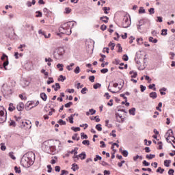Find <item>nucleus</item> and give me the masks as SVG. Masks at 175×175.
Listing matches in <instances>:
<instances>
[{
	"instance_id": "obj_51",
	"label": "nucleus",
	"mask_w": 175,
	"mask_h": 175,
	"mask_svg": "<svg viewBox=\"0 0 175 175\" xmlns=\"http://www.w3.org/2000/svg\"><path fill=\"white\" fill-rule=\"evenodd\" d=\"M122 154L123 157H128L129 152H127V150H123V151H122Z\"/></svg>"
},
{
	"instance_id": "obj_17",
	"label": "nucleus",
	"mask_w": 175,
	"mask_h": 175,
	"mask_svg": "<svg viewBox=\"0 0 175 175\" xmlns=\"http://www.w3.org/2000/svg\"><path fill=\"white\" fill-rule=\"evenodd\" d=\"M167 89L166 88H162L161 89L159 90L161 95H166V92L163 91H167Z\"/></svg>"
},
{
	"instance_id": "obj_45",
	"label": "nucleus",
	"mask_w": 175,
	"mask_h": 175,
	"mask_svg": "<svg viewBox=\"0 0 175 175\" xmlns=\"http://www.w3.org/2000/svg\"><path fill=\"white\" fill-rule=\"evenodd\" d=\"M72 105H73V103L69 102L64 105V107L69 108L72 106Z\"/></svg>"
},
{
	"instance_id": "obj_25",
	"label": "nucleus",
	"mask_w": 175,
	"mask_h": 175,
	"mask_svg": "<svg viewBox=\"0 0 175 175\" xmlns=\"http://www.w3.org/2000/svg\"><path fill=\"white\" fill-rule=\"evenodd\" d=\"M66 80V77H64V75H60L59 78L58 79V81L64 82Z\"/></svg>"
},
{
	"instance_id": "obj_24",
	"label": "nucleus",
	"mask_w": 175,
	"mask_h": 175,
	"mask_svg": "<svg viewBox=\"0 0 175 175\" xmlns=\"http://www.w3.org/2000/svg\"><path fill=\"white\" fill-rule=\"evenodd\" d=\"M81 139L84 140V139H88V135H85L84 133H81Z\"/></svg>"
},
{
	"instance_id": "obj_7",
	"label": "nucleus",
	"mask_w": 175,
	"mask_h": 175,
	"mask_svg": "<svg viewBox=\"0 0 175 175\" xmlns=\"http://www.w3.org/2000/svg\"><path fill=\"white\" fill-rule=\"evenodd\" d=\"M6 121V116H5V112L0 109V124H3Z\"/></svg>"
},
{
	"instance_id": "obj_19",
	"label": "nucleus",
	"mask_w": 175,
	"mask_h": 175,
	"mask_svg": "<svg viewBox=\"0 0 175 175\" xmlns=\"http://www.w3.org/2000/svg\"><path fill=\"white\" fill-rule=\"evenodd\" d=\"M57 68L59 69L60 72H62V70H64V64H58Z\"/></svg>"
},
{
	"instance_id": "obj_33",
	"label": "nucleus",
	"mask_w": 175,
	"mask_h": 175,
	"mask_svg": "<svg viewBox=\"0 0 175 175\" xmlns=\"http://www.w3.org/2000/svg\"><path fill=\"white\" fill-rule=\"evenodd\" d=\"M77 150H79V148H75L74 150H71L70 154H73L74 152V155L75 157V155H77Z\"/></svg>"
},
{
	"instance_id": "obj_31",
	"label": "nucleus",
	"mask_w": 175,
	"mask_h": 175,
	"mask_svg": "<svg viewBox=\"0 0 175 175\" xmlns=\"http://www.w3.org/2000/svg\"><path fill=\"white\" fill-rule=\"evenodd\" d=\"M161 35L163 36H166L167 35V30L166 29H163L161 30Z\"/></svg>"
},
{
	"instance_id": "obj_38",
	"label": "nucleus",
	"mask_w": 175,
	"mask_h": 175,
	"mask_svg": "<svg viewBox=\"0 0 175 175\" xmlns=\"http://www.w3.org/2000/svg\"><path fill=\"white\" fill-rule=\"evenodd\" d=\"M75 66V64L74 63H71L70 64V66H66V69L68 70L69 71L72 70V67Z\"/></svg>"
},
{
	"instance_id": "obj_53",
	"label": "nucleus",
	"mask_w": 175,
	"mask_h": 175,
	"mask_svg": "<svg viewBox=\"0 0 175 175\" xmlns=\"http://www.w3.org/2000/svg\"><path fill=\"white\" fill-rule=\"evenodd\" d=\"M89 111H90V113H90L91 116H94V114H95V113H96V111L94 110V109H90L89 110Z\"/></svg>"
},
{
	"instance_id": "obj_58",
	"label": "nucleus",
	"mask_w": 175,
	"mask_h": 175,
	"mask_svg": "<svg viewBox=\"0 0 175 175\" xmlns=\"http://www.w3.org/2000/svg\"><path fill=\"white\" fill-rule=\"evenodd\" d=\"M100 72H101L102 73H103V74L107 73V72H109V69H107V68H103V69H101V70H100Z\"/></svg>"
},
{
	"instance_id": "obj_41",
	"label": "nucleus",
	"mask_w": 175,
	"mask_h": 175,
	"mask_svg": "<svg viewBox=\"0 0 175 175\" xmlns=\"http://www.w3.org/2000/svg\"><path fill=\"white\" fill-rule=\"evenodd\" d=\"M75 73H76V75H79V73H80V67L79 66H77L76 68L74 70Z\"/></svg>"
},
{
	"instance_id": "obj_39",
	"label": "nucleus",
	"mask_w": 175,
	"mask_h": 175,
	"mask_svg": "<svg viewBox=\"0 0 175 175\" xmlns=\"http://www.w3.org/2000/svg\"><path fill=\"white\" fill-rule=\"evenodd\" d=\"M59 125H66V122L64 121L63 120L60 119L58 122Z\"/></svg>"
},
{
	"instance_id": "obj_42",
	"label": "nucleus",
	"mask_w": 175,
	"mask_h": 175,
	"mask_svg": "<svg viewBox=\"0 0 175 175\" xmlns=\"http://www.w3.org/2000/svg\"><path fill=\"white\" fill-rule=\"evenodd\" d=\"M117 47H118V53H122V46H121V44H118Z\"/></svg>"
},
{
	"instance_id": "obj_1",
	"label": "nucleus",
	"mask_w": 175,
	"mask_h": 175,
	"mask_svg": "<svg viewBox=\"0 0 175 175\" xmlns=\"http://www.w3.org/2000/svg\"><path fill=\"white\" fill-rule=\"evenodd\" d=\"M21 164L23 167H29L33 165V160L29 157H23L21 159Z\"/></svg>"
},
{
	"instance_id": "obj_21",
	"label": "nucleus",
	"mask_w": 175,
	"mask_h": 175,
	"mask_svg": "<svg viewBox=\"0 0 175 175\" xmlns=\"http://www.w3.org/2000/svg\"><path fill=\"white\" fill-rule=\"evenodd\" d=\"M101 21H103V23H107L109 21V17L107 16H103L100 18Z\"/></svg>"
},
{
	"instance_id": "obj_26",
	"label": "nucleus",
	"mask_w": 175,
	"mask_h": 175,
	"mask_svg": "<svg viewBox=\"0 0 175 175\" xmlns=\"http://www.w3.org/2000/svg\"><path fill=\"white\" fill-rule=\"evenodd\" d=\"M166 135H167L168 137H172V135H173V130L169 129V130L167 131Z\"/></svg>"
},
{
	"instance_id": "obj_32",
	"label": "nucleus",
	"mask_w": 175,
	"mask_h": 175,
	"mask_svg": "<svg viewBox=\"0 0 175 175\" xmlns=\"http://www.w3.org/2000/svg\"><path fill=\"white\" fill-rule=\"evenodd\" d=\"M101 85H100V83H97L93 85V88H94V90H98V88H100Z\"/></svg>"
},
{
	"instance_id": "obj_34",
	"label": "nucleus",
	"mask_w": 175,
	"mask_h": 175,
	"mask_svg": "<svg viewBox=\"0 0 175 175\" xmlns=\"http://www.w3.org/2000/svg\"><path fill=\"white\" fill-rule=\"evenodd\" d=\"M33 103H35L34 101H29L27 103V105H28L27 107H25V109L28 110V107H29V106H32V105H33Z\"/></svg>"
},
{
	"instance_id": "obj_28",
	"label": "nucleus",
	"mask_w": 175,
	"mask_h": 175,
	"mask_svg": "<svg viewBox=\"0 0 175 175\" xmlns=\"http://www.w3.org/2000/svg\"><path fill=\"white\" fill-rule=\"evenodd\" d=\"M146 158H147V159H152L153 158H155V154H150V155L146 154Z\"/></svg>"
},
{
	"instance_id": "obj_46",
	"label": "nucleus",
	"mask_w": 175,
	"mask_h": 175,
	"mask_svg": "<svg viewBox=\"0 0 175 175\" xmlns=\"http://www.w3.org/2000/svg\"><path fill=\"white\" fill-rule=\"evenodd\" d=\"M71 12H72V9H70V8H65V13H66V14H69V13H70Z\"/></svg>"
},
{
	"instance_id": "obj_57",
	"label": "nucleus",
	"mask_w": 175,
	"mask_h": 175,
	"mask_svg": "<svg viewBox=\"0 0 175 175\" xmlns=\"http://www.w3.org/2000/svg\"><path fill=\"white\" fill-rule=\"evenodd\" d=\"M155 13V11L154 10V8H150L149 9V14H154Z\"/></svg>"
},
{
	"instance_id": "obj_60",
	"label": "nucleus",
	"mask_w": 175,
	"mask_h": 175,
	"mask_svg": "<svg viewBox=\"0 0 175 175\" xmlns=\"http://www.w3.org/2000/svg\"><path fill=\"white\" fill-rule=\"evenodd\" d=\"M142 163H143L144 166H150V163L147 162V161H146V160L142 162Z\"/></svg>"
},
{
	"instance_id": "obj_11",
	"label": "nucleus",
	"mask_w": 175,
	"mask_h": 175,
	"mask_svg": "<svg viewBox=\"0 0 175 175\" xmlns=\"http://www.w3.org/2000/svg\"><path fill=\"white\" fill-rule=\"evenodd\" d=\"M40 98L41 99H42V100H44V102H46L47 100V95L46 94V93H41Z\"/></svg>"
},
{
	"instance_id": "obj_50",
	"label": "nucleus",
	"mask_w": 175,
	"mask_h": 175,
	"mask_svg": "<svg viewBox=\"0 0 175 175\" xmlns=\"http://www.w3.org/2000/svg\"><path fill=\"white\" fill-rule=\"evenodd\" d=\"M100 144H101V146H100V147L101 148H105V147H106V144H105V142H103V141H100Z\"/></svg>"
},
{
	"instance_id": "obj_4",
	"label": "nucleus",
	"mask_w": 175,
	"mask_h": 175,
	"mask_svg": "<svg viewBox=\"0 0 175 175\" xmlns=\"http://www.w3.org/2000/svg\"><path fill=\"white\" fill-rule=\"evenodd\" d=\"M50 148H51L50 141H45L42 143V149L43 150V151L49 153L50 152Z\"/></svg>"
},
{
	"instance_id": "obj_8",
	"label": "nucleus",
	"mask_w": 175,
	"mask_h": 175,
	"mask_svg": "<svg viewBox=\"0 0 175 175\" xmlns=\"http://www.w3.org/2000/svg\"><path fill=\"white\" fill-rule=\"evenodd\" d=\"M116 120L118 122H124L125 120L122 118V116L120 115V113H116Z\"/></svg>"
},
{
	"instance_id": "obj_40",
	"label": "nucleus",
	"mask_w": 175,
	"mask_h": 175,
	"mask_svg": "<svg viewBox=\"0 0 175 175\" xmlns=\"http://www.w3.org/2000/svg\"><path fill=\"white\" fill-rule=\"evenodd\" d=\"M55 87L56 88H55V91H58V90H60L61 89V85H59V83H55Z\"/></svg>"
},
{
	"instance_id": "obj_16",
	"label": "nucleus",
	"mask_w": 175,
	"mask_h": 175,
	"mask_svg": "<svg viewBox=\"0 0 175 175\" xmlns=\"http://www.w3.org/2000/svg\"><path fill=\"white\" fill-rule=\"evenodd\" d=\"M170 163H172V161L171 160H165L164 161V165L166 167H169L170 166Z\"/></svg>"
},
{
	"instance_id": "obj_44",
	"label": "nucleus",
	"mask_w": 175,
	"mask_h": 175,
	"mask_svg": "<svg viewBox=\"0 0 175 175\" xmlns=\"http://www.w3.org/2000/svg\"><path fill=\"white\" fill-rule=\"evenodd\" d=\"M82 144L84 145V146H90V140H83L82 142Z\"/></svg>"
},
{
	"instance_id": "obj_43",
	"label": "nucleus",
	"mask_w": 175,
	"mask_h": 175,
	"mask_svg": "<svg viewBox=\"0 0 175 175\" xmlns=\"http://www.w3.org/2000/svg\"><path fill=\"white\" fill-rule=\"evenodd\" d=\"M8 65H9V60L7 59V61L4 62L3 64V66L4 68V69H5L6 70V66H8Z\"/></svg>"
},
{
	"instance_id": "obj_20",
	"label": "nucleus",
	"mask_w": 175,
	"mask_h": 175,
	"mask_svg": "<svg viewBox=\"0 0 175 175\" xmlns=\"http://www.w3.org/2000/svg\"><path fill=\"white\" fill-rule=\"evenodd\" d=\"M135 111H136V109L135 108H131V109L129 110V113L131 116H135Z\"/></svg>"
},
{
	"instance_id": "obj_2",
	"label": "nucleus",
	"mask_w": 175,
	"mask_h": 175,
	"mask_svg": "<svg viewBox=\"0 0 175 175\" xmlns=\"http://www.w3.org/2000/svg\"><path fill=\"white\" fill-rule=\"evenodd\" d=\"M64 54H65V49L59 47L53 52V57L55 59H62L64 58Z\"/></svg>"
},
{
	"instance_id": "obj_9",
	"label": "nucleus",
	"mask_w": 175,
	"mask_h": 175,
	"mask_svg": "<svg viewBox=\"0 0 175 175\" xmlns=\"http://www.w3.org/2000/svg\"><path fill=\"white\" fill-rule=\"evenodd\" d=\"M16 109L18 111H23V110L24 109V103H19L16 106Z\"/></svg>"
},
{
	"instance_id": "obj_18",
	"label": "nucleus",
	"mask_w": 175,
	"mask_h": 175,
	"mask_svg": "<svg viewBox=\"0 0 175 175\" xmlns=\"http://www.w3.org/2000/svg\"><path fill=\"white\" fill-rule=\"evenodd\" d=\"M75 116H76V114H71L68 117V120H69L70 124H73V118L75 117Z\"/></svg>"
},
{
	"instance_id": "obj_27",
	"label": "nucleus",
	"mask_w": 175,
	"mask_h": 175,
	"mask_svg": "<svg viewBox=\"0 0 175 175\" xmlns=\"http://www.w3.org/2000/svg\"><path fill=\"white\" fill-rule=\"evenodd\" d=\"M103 10L104 11V13L105 14H109V12L107 11L110 10V8L109 7H104V8H103Z\"/></svg>"
},
{
	"instance_id": "obj_13",
	"label": "nucleus",
	"mask_w": 175,
	"mask_h": 175,
	"mask_svg": "<svg viewBox=\"0 0 175 175\" xmlns=\"http://www.w3.org/2000/svg\"><path fill=\"white\" fill-rule=\"evenodd\" d=\"M72 170H73V172H76V170H79V165L76 163H73L72 164Z\"/></svg>"
},
{
	"instance_id": "obj_55",
	"label": "nucleus",
	"mask_w": 175,
	"mask_h": 175,
	"mask_svg": "<svg viewBox=\"0 0 175 175\" xmlns=\"http://www.w3.org/2000/svg\"><path fill=\"white\" fill-rule=\"evenodd\" d=\"M47 168H48V173H51L53 168L51 167V165H47Z\"/></svg>"
},
{
	"instance_id": "obj_30",
	"label": "nucleus",
	"mask_w": 175,
	"mask_h": 175,
	"mask_svg": "<svg viewBox=\"0 0 175 175\" xmlns=\"http://www.w3.org/2000/svg\"><path fill=\"white\" fill-rule=\"evenodd\" d=\"M14 171H15V173H18V174L21 173V170L20 169V167L18 168V166L14 167Z\"/></svg>"
},
{
	"instance_id": "obj_56",
	"label": "nucleus",
	"mask_w": 175,
	"mask_h": 175,
	"mask_svg": "<svg viewBox=\"0 0 175 175\" xmlns=\"http://www.w3.org/2000/svg\"><path fill=\"white\" fill-rule=\"evenodd\" d=\"M168 174L169 175H174V170L170 169L169 171H168Z\"/></svg>"
},
{
	"instance_id": "obj_6",
	"label": "nucleus",
	"mask_w": 175,
	"mask_h": 175,
	"mask_svg": "<svg viewBox=\"0 0 175 175\" xmlns=\"http://www.w3.org/2000/svg\"><path fill=\"white\" fill-rule=\"evenodd\" d=\"M75 159H77L79 160V158L81 159L82 161L85 159L87 158V154H85V152H82L81 154H79V155H75L73 157Z\"/></svg>"
},
{
	"instance_id": "obj_35",
	"label": "nucleus",
	"mask_w": 175,
	"mask_h": 175,
	"mask_svg": "<svg viewBox=\"0 0 175 175\" xmlns=\"http://www.w3.org/2000/svg\"><path fill=\"white\" fill-rule=\"evenodd\" d=\"M0 146L1 151H5L6 150V146H5L4 143H1Z\"/></svg>"
},
{
	"instance_id": "obj_29",
	"label": "nucleus",
	"mask_w": 175,
	"mask_h": 175,
	"mask_svg": "<svg viewBox=\"0 0 175 175\" xmlns=\"http://www.w3.org/2000/svg\"><path fill=\"white\" fill-rule=\"evenodd\" d=\"M96 129L98 131V132H102V124H98L96 126Z\"/></svg>"
},
{
	"instance_id": "obj_54",
	"label": "nucleus",
	"mask_w": 175,
	"mask_h": 175,
	"mask_svg": "<svg viewBox=\"0 0 175 175\" xmlns=\"http://www.w3.org/2000/svg\"><path fill=\"white\" fill-rule=\"evenodd\" d=\"M122 59H123V61H128L129 59L128 55H124L122 57Z\"/></svg>"
},
{
	"instance_id": "obj_47",
	"label": "nucleus",
	"mask_w": 175,
	"mask_h": 175,
	"mask_svg": "<svg viewBox=\"0 0 175 175\" xmlns=\"http://www.w3.org/2000/svg\"><path fill=\"white\" fill-rule=\"evenodd\" d=\"M10 126H14V128L16 126V122L14 120H11L10 122Z\"/></svg>"
},
{
	"instance_id": "obj_5",
	"label": "nucleus",
	"mask_w": 175,
	"mask_h": 175,
	"mask_svg": "<svg viewBox=\"0 0 175 175\" xmlns=\"http://www.w3.org/2000/svg\"><path fill=\"white\" fill-rule=\"evenodd\" d=\"M21 128L23 129H31V128H32V125L31 124V121L29 120H27L25 122L22 121Z\"/></svg>"
},
{
	"instance_id": "obj_15",
	"label": "nucleus",
	"mask_w": 175,
	"mask_h": 175,
	"mask_svg": "<svg viewBox=\"0 0 175 175\" xmlns=\"http://www.w3.org/2000/svg\"><path fill=\"white\" fill-rule=\"evenodd\" d=\"M59 32H61L60 33H58L57 35L59 36V35H61V33H66V31H65V29L64 27H60L59 28Z\"/></svg>"
},
{
	"instance_id": "obj_49",
	"label": "nucleus",
	"mask_w": 175,
	"mask_h": 175,
	"mask_svg": "<svg viewBox=\"0 0 175 175\" xmlns=\"http://www.w3.org/2000/svg\"><path fill=\"white\" fill-rule=\"evenodd\" d=\"M89 80L90 81H91V83H94V81H95V76L92 75L89 77Z\"/></svg>"
},
{
	"instance_id": "obj_59",
	"label": "nucleus",
	"mask_w": 175,
	"mask_h": 175,
	"mask_svg": "<svg viewBox=\"0 0 175 175\" xmlns=\"http://www.w3.org/2000/svg\"><path fill=\"white\" fill-rule=\"evenodd\" d=\"M130 26H131V23H130V24H128V25H126V23H123V24L122 25V28H128V27H130Z\"/></svg>"
},
{
	"instance_id": "obj_10",
	"label": "nucleus",
	"mask_w": 175,
	"mask_h": 175,
	"mask_svg": "<svg viewBox=\"0 0 175 175\" xmlns=\"http://www.w3.org/2000/svg\"><path fill=\"white\" fill-rule=\"evenodd\" d=\"M131 16L129 14H126L123 18V23H131Z\"/></svg>"
},
{
	"instance_id": "obj_12",
	"label": "nucleus",
	"mask_w": 175,
	"mask_h": 175,
	"mask_svg": "<svg viewBox=\"0 0 175 175\" xmlns=\"http://www.w3.org/2000/svg\"><path fill=\"white\" fill-rule=\"evenodd\" d=\"M149 96H150V98H152V99H157V97L158 96L157 95V92H152L149 94Z\"/></svg>"
},
{
	"instance_id": "obj_61",
	"label": "nucleus",
	"mask_w": 175,
	"mask_h": 175,
	"mask_svg": "<svg viewBox=\"0 0 175 175\" xmlns=\"http://www.w3.org/2000/svg\"><path fill=\"white\" fill-rule=\"evenodd\" d=\"M140 88H141V92H144V91H146V86H144L143 85H141Z\"/></svg>"
},
{
	"instance_id": "obj_36",
	"label": "nucleus",
	"mask_w": 175,
	"mask_h": 175,
	"mask_svg": "<svg viewBox=\"0 0 175 175\" xmlns=\"http://www.w3.org/2000/svg\"><path fill=\"white\" fill-rule=\"evenodd\" d=\"M71 130L74 131V132H79V131H80V127L72 126V127H71Z\"/></svg>"
},
{
	"instance_id": "obj_37",
	"label": "nucleus",
	"mask_w": 175,
	"mask_h": 175,
	"mask_svg": "<svg viewBox=\"0 0 175 175\" xmlns=\"http://www.w3.org/2000/svg\"><path fill=\"white\" fill-rule=\"evenodd\" d=\"M139 14H142L143 13H146V10H144V8L140 7L139 10Z\"/></svg>"
},
{
	"instance_id": "obj_48",
	"label": "nucleus",
	"mask_w": 175,
	"mask_h": 175,
	"mask_svg": "<svg viewBox=\"0 0 175 175\" xmlns=\"http://www.w3.org/2000/svg\"><path fill=\"white\" fill-rule=\"evenodd\" d=\"M49 79L50 81H47V84L50 85L52 83H54V79H53V77H49Z\"/></svg>"
},
{
	"instance_id": "obj_14",
	"label": "nucleus",
	"mask_w": 175,
	"mask_h": 175,
	"mask_svg": "<svg viewBox=\"0 0 175 175\" xmlns=\"http://www.w3.org/2000/svg\"><path fill=\"white\" fill-rule=\"evenodd\" d=\"M129 74L131 75V78L132 79H136V77H137V72L130 71Z\"/></svg>"
},
{
	"instance_id": "obj_3",
	"label": "nucleus",
	"mask_w": 175,
	"mask_h": 175,
	"mask_svg": "<svg viewBox=\"0 0 175 175\" xmlns=\"http://www.w3.org/2000/svg\"><path fill=\"white\" fill-rule=\"evenodd\" d=\"M1 92L4 96L5 95H12V88H10V86L3 84L1 88Z\"/></svg>"
},
{
	"instance_id": "obj_52",
	"label": "nucleus",
	"mask_w": 175,
	"mask_h": 175,
	"mask_svg": "<svg viewBox=\"0 0 175 175\" xmlns=\"http://www.w3.org/2000/svg\"><path fill=\"white\" fill-rule=\"evenodd\" d=\"M169 137H167H167L165 138L166 139V142L167 143H170V144H172V147H174L175 148V146L173 144V143H172V141H169Z\"/></svg>"
},
{
	"instance_id": "obj_22",
	"label": "nucleus",
	"mask_w": 175,
	"mask_h": 175,
	"mask_svg": "<svg viewBox=\"0 0 175 175\" xmlns=\"http://www.w3.org/2000/svg\"><path fill=\"white\" fill-rule=\"evenodd\" d=\"M8 110H9V111H14V110H16V107H14V106H13V103L10 104Z\"/></svg>"
},
{
	"instance_id": "obj_23",
	"label": "nucleus",
	"mask_w": 175,
	"mask_h": 175,
	"mask_svg": "<svg viewBox=\"0 0 175 175\" xmlns=\"http://www.w3.org/2000/svg\"><path fill=\"white\" fill-rule=\"evenodd\" d=\"M94 162H98V161H102V157L96 154V157L94 159Z\"/></svg>"
},
{
	"instance_id": "obj_63",
	"label": "nucleus",
	"mask_w": 175,
	"mask_h": 175,
	"mask_svg": "<svg viewBox=\"0 0 175 175\" xmlns=\"http://www.w3.org/2000/svg\"><path fill=\"white\" fill-rule=\"evenodd\" d=\"M85 91H88V89H87V88H83L81 90V92L82 94H86Z\"/></svg>"
},
{
	"instance_id": "obj_62",
	"label": "nucleus",
	"mask_w": 175,
	"mask_h": 175,
	"mask_svg": "<svg viewBox=\"0 0 175 175\" xmlns=\"http://www.w3.org/2000/svg\"><path fill=\"white\" fill-rule=\"evenodd\" d=\"M36 13L38 14L37 15H36V17H42V12L37 11Z\"/></svg>"
},
{
	"instance_id": "obj_64",
	"label": "nucleus",
	"mask_w": 175,
	"mask_h": 175,
	"mask_svg": "<svg viewBox=\"0 0 175 175\" xmlns=\"http://www.w3.org/2000/svg\"><path fill=\"white\" fill-rule=\"evenodd\" d=\"M107 26H106V25H101V27H100L101 31H105V29H107Z\"/></svg>"
}]
</instances>
